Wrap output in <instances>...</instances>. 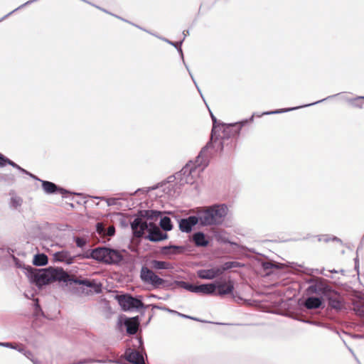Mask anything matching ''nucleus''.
Returning <instances> with one entry per match:
<instances>
[{"label": "nucleus", "mask_w": 364, "mask_h": 364, "mask_svg": "<svg viewBox=\"0 0 364 364\" xmlns=\"http://www.w3.org/2000/svg\"><path fill=\"white\" fill-rule=\"evenodd\" d=\"M211 118L213 122V129H212V140H214L215 134L218 132H221L224 129V132H227L228 130L230 129L231 126L230 125H225V124H217V119L215 117V116L211 114Z\"/></svg>", "instance_id": "a211bd4d"}, {"label": "nucleus", "mask_w": 364, "mask_h": 364, "mask_svg": "<svg viewBox=\"0 0 364 364\" xmlns=\"http://www.w3.org/2000/svg\"><path fill=\"white\" fill-rule=\"evenodd\" d=\"M124 325L127 327V332L129 334H135L137 332L139 328V321L137 317L127 319L124 321Z\"/></svg>", "instance_id": "f3484780"}, {"label": "nucleus", "mask_w": 364, "mask_h": 364, "mask_svg": "<svg viewBox=\"0 0 364 364\" xmlns=\"http://www.w3.org/2000/svg\"><path fill=\"white\" fill-rule=\"evenodd\" d=\"M7 164V158L0 154V166H4Z\"/></svg>", "instance_id": "c9c22d12"}, {"label": "nucleus", "mask_w": 364, "mask_h": 364, "mask_svg": "<svg viewBox=\"0 0 364 364\" xmlns=\"http://www.w3.org/2000/svg\"><path fill=\"white\" fill-rule=\"evenodd\" d=\"M140 278L141 281L151 285L152 287L157 289L163 287L166 281L159 277L152 270L146 267H142L140 271Z\"/></svg>", "instance_id": "423d86ee"}, {"label": "nucleus", "mask_w": 364, "mask_h": 364, "mask_svg": "<svg viewBox=\"0 0 364 364\" xmlns=\"http://www.w3.org/2000/svg\"><path fill=\"white\" fill-rule=\"evenodd\" d=\"M48 263V257L44 254H38L35 255L33 264L36 266H43Z\"/></svg>", "instance_id": "b1692460"}, {"label": "nucleus", "mask_w": 364, "mask_h": 364, "mask_svg": "<svg viewBox=\"0 0 364 364\" xmlns=\"http://www.w3.org/2000/svg\"><path fill=\"white\" fill-rule=\"evenodd\" d=\"M239 267H241V264L237 262H227L220 267V269H223V273L225 270Z\"/></svg>", "instance_id": "c85d7f7f"}, {"label": "nucleus", "mask_w": 364, "mask_h": 364, "mask_svg": "<svg viewBox=\"0 0 364 364\" xmlns=\"http://www.w3.org/2000/svg\"><path fill=\"white\" fill-rule=\"evenodd\" d=\"M97 229L100 234H105L107 236H112L115 232V228L114 226H109L107 230H105L103 226L100 223L97 224Z\"/></svg>", "instance_id": "393cba45"}, {"label": "nucleus", "mask_w": 364, "mask_h": 364, "mask_svg": "<svg viewBox=\"0 0 364 364\" xmlns=\"http://www.w3.org/2000/svg\"><path fill=\"white\" fill-rule=\"evenodd\" d=\"M160 226L165 231H170L173 228L171 219L166 216L161 219Z\"/></svg>", "instance_id": "a878e982"}, {"label": "nucleus", "mask_w": 364, "mask_h": 364, "mask_svg": "<svg viewBox=\"0 0 364 364\" xmlns=\"http://www.w3.org/2000/svg\"><path fill=\"white\" fill-rule=\"evenodd\" d=\"M193 241L198 247H205L208 244V241L206 240L205 234L201 232H198L193 234Z\"/></svg>", "instance_id": "aec40b11"}, {"label": "nucleus", "mask_w": 364, "mask_h": 364, "mask_svg": "<svg viewBox=\"0 0 364 364\" xmlns=\"http://www.w3.org/2000/svg\"><path fill=\"white\" fill-rule=\"evenodd\" d=\"M233 289L234 285L230 280L226 282L218 283L216 284L217 292H215V294L219 296L229 294L232 292Z\"/></svg>", "instance_id": "4468645a"}, {"label": "nucleus", "mask_w": 364, "mask_h": 364, "mask_svg": "<svg viewBox=\"0 0 364 364\" xmlns=\"http://www.w3.org/2000/svg\"><path fill=\"white\" fill-rule=\"evenodd\" d=\"M330 287L327 285H323L322 284H315L311 285L308 288L309 293L316 294H323L326 295L329 291Z\"/></svg>", "instance_id": "dca6fc26"}, {"label": "nucleus", "mask_w": 364, "mask_h": 364, "mask_svg": "<svg viewBox=\"0 0 364 364\" xmlns=\"http://www.w3.org/2000/svg\"><path fill=\"white\" fill-rule=\"evenodd\" d=\"M199 223L197 215H191L179 221V229L183 232H190L192 228Z\"/></svg>", "instance_id": "9b49d317"}, {"label": "nucleus", "mask_w": 364, "mask_h": 364, "mask_svg": "<svg viewBox=\"0 0 364 364\" xmlns=\"http://www.w3.org/2000/svg\"><path fill=\"white\" fill-rule=\"evenodd\" d=\"M126 360L133 364H145L141 352L135 349L128 348L125 351Z\"/></svg>", "instance_id": "9d476101"}, {"label": "nucleus", "mask_w": 364, "mask_h": 364, "mask_svg": "<svg viewBox=\"0 0 364 364\" xmlns=\"http://www.w3.org/2000/svg\"><path fill=\"white\" fill-rule=\"evenodd\" d=\"M18 351L23 353L27 358L30 359L34 364H38L36 360L33 358V354L31 351L26 350V348L21 345L20 347L18 348Z\"/></svg>", "instance_id": "cd10ccee"}, {"label": "nucleus", "mask_w": 364, "mask_h": 364, "mask_svg": "<svg viewBox=\"0 0 364 364\" xmlns=\"http://www.w3.org/2000/svg\"><path fill=\"white\" fill-rule=\"evenodd\" d=\"M321 299L318 297H309L305 300L304 306L308 309H315L321 306Z\"/></svg>", "instance_id": "6ab92c4d"}, {"label": "nucleus", "mask_w": 364, "mask_h": 364, "mask_svg": "<svg viewBox=\"0 0 364 364\" xmlns=\"http://www.w3.org/2000/svg\"><path fill=\"white\" fill-rule=\"evenodd\" d=\"M33 282L37 286H43L53 282H64L68 284H76L86 286L93 289L96 293H100L102 290V284L97 282L95 279H79L69 275L62 268H48L32 272Z\"/></svg>", "instance_id": "f03ea898"}, {"label": "nucleus", "mask_w": 364, "mask_h": 364, "mask_svg": "<svg viewBox=\"0 0 364 364\" xmlns=\"http://www.w3.org/2000/svg\"><path fill=\"white\" fill-rule=\"evenodd\" d=\"M151 267L154 269H171L173 268L171 263L165 261L152 260Z\"/></svg>", "instance_id": "5701e85b"}, {"label": "nucleus", "mask_w": 364, "mask_h": 364, "mask_svg": "<svg viewBox=\"0 0 364 364\" xmlns=\"http://www.w3.org/2000/svg\"><path fill=\"white\" fill-rule=\"evenodd\" d=\"M83 257H90L107 264H117L123 259V256L119 251L105 247L95 248L91 251L90 255H87Z\"/></svg>", "instance_id": "20e7f679"}, {"label": "nucleus", "mask_w": 364, "mask_h": 364, "mask_svg": "<svg viewBox=\"0 0 364 364\" xmlns=\"http://www.w3.org/2000/svg\"><path fill=\"white\" fill-rule=\"evenodd\" d=\"M227 213L228 207L222 204L201 208L197 210L196 214L202 225H211L221 223Z\"/></svg>", "instance_id": "7ed1b4c3"}, {"label": "nucleus", "mask_w": 364, "mask_h": 364, "mask_svg": "<svg viewBox=\"0 0 364 364\" xmlns=\"http://www.w3.org/2000/svg\"><path fill=\"white\" fill-rule=\"evenodd\" d=\"M295 109V108H290V109H286V111L293 110V109Z\"/></svg>", "instance_id": "79ce46f5"}, {"label": "nucleus", "mask_w": 364, "mask_h": 364, "mask_svg": "<svg viewBox=\"0 0 364 364\" xmlns=\"http://www.w3.org/2000/svg\"><path fill=\"white\" fill-rule=\"evenodd\" d=\"M183 247L176 245L166 246L161 248V254L165 256L177 255L182 252Z\"/></svg>", "instance_id": "412c9836"}, {"label": "nucleus", "mask_w": 364, "mask_h": 364, "mask_svg": "<svg viewBox=\"0 0 364 364\" xmlns=\"http://www.w3.org/2000/svg\"><path fill=\"white\" fill-rule=\"evenodd\" d=\"M168 43H171V45L174 46L176 48L179 47L178 50L182 54V50L181 48V45L182 43V41L180 42H176V43H172V42L168 41Z\"/></svg>", "instance_id": "e433bc0d"}, {"label": "nucleus", "mask_w": 364, "mask_h": 364, "mask_svg": "<svg viewBox=\"0 0 364 364\" xmlns=\"http://www.w3.org/2000/svg\"><path fill=\"white\" fill-rule=\"evenodd\" d=\"M103 199L106 200V202L109 206L116 205L117 198H103Z\"/></svg>", "instance_id": "f704fd0d"}, {"label": "nucleus", "mask_w": 364, "mask_h": 364, "mask_svg": "<svg viewBox=\"0 0 364 364\" xmlns=\"http://www.w3.org/2000/svg\"><path fill=\"white\" fill-rule=\"evenodd\" d=\"M188 282H183V281H176L175 284L179 287H181L183 289H186L188 286Z\"/></svg>", "instance_id": "72a5a7b5"}, {"label": "nucleus", "mask_w": 364, "mask_h": 364, "mask_svg": "<svg viewBox=\"0 0 364 364\" xmlns=\"http://www.w3.org/2000/svg\"><path fill=\"white\" fill-rule=\"evenodd\" d=\"M216 291L215 284H205L198 285V293L204 294H213Z\"/></svg>", "instance_id": "4be33fe9"}, {"label": "nucleus", "mask_w": 364, "mask_h": 364, "mask_svg": "<svg viewBox=\"0 0 364 364\" xmlns=\"http://www.w3.org/2000/svg\"><path fill=\"white\" fill-rule=\"evenodd\" d=\"M280 112H281V111L277 110V111L272 112L271 113H280Z\"/></svg>", "instance_id": "58836bf2"}, {"label": "nucleus", "mask_w": 364, "mask_h": 364, "mask_svg": "<svg viewBox=\"0 0 364 364\" xmlns=\"http://www.w3.org/2000/svg\"><path fill=\"white\" fill-rule=\"evenodd\" d=\"M74 240L77 247L80 248H84L87 242V239L84 237H74Z\"/></svg>", "instance_id": "c756f323"}, {"label": "nucleus", "mask_w": 364, "mask_h": 364, "mask_svg": "<svg viewBox=\"0 0 364 364\" xmlns=\"http://www.w3.org/2000/svg\"><path fill=\"white\" fill-rule=\"evenodd\" d=\"M316 102H312V103L309 104V105H314V104H316Z\"/></svg>", "instance_id": "37998d69"}, {"label": "nucleus", "mask_w": 364, "mask_h": 364, "mask_svg": "<svg viewBox=\"0 0 364 364\" xmlns=\"http://www.w3.org/2000/svg\"><path fill=\"white\" fill-rule=\"evenodd\" d=\"M7 164H9V165L12 166L13 167L18 169L21 172L25 173L26 174H28L31 177H34L31 173H28L27 171H26L25 169L22 168L18 164H15L14 161L9 160V159H7Z\"/></svg>", "instance_id": "7c9ffc66"}, {"label": "nucleus", "mask_w": 364, "mask_h": 364, "mask_svg": "<svg viewBox=\"0 0 364 364\" xmlns=\"http://www.w3.org/2000/svg\"><path fill=\"white\" fill-rule=\"evenodd\" d=\"M186 290L191 291V292H194V293H198V285H193V284H188V286H187V288H186Z\"/></svg>", "instance_id": "2f4dec72"}, {"label": "nucleus", "mask_w": 364, "mask_h": 364, "mask_svg": "<svg viewBox=\"0 0 364 364\" xmlns=\"http://www.w3.org/2000/svg\"><path fill=\"white\" fill-rule=\"evenodd\" d=\"M42 187L43 191L48 194L54 193L56 191H59L63 195L68 193V191L63 188H58L55 183L50 181H43Z\"/></svg>", "instance_id": "2eb2a0df"}, {"label": "nucleus", "mask_w": 364, "mask_h": 364, "mask_svg": "<svg viewBox=\"0 0 364 364\" xmlns=\"http://www.w3.org/2000/svg\"><path fill=\"white\" fill-rule=\"evenodd\" d=\"M223 274V269L220 267H213L207 269H199L197 275L202 279H213Z\"/></svg>", "instance_id": "1a4fd4ad"}, {"label": "nucleus", "mask_w": 364, "mask_h": 364, "mask_svg": "<svg viewBox=\"0 0 364 364\" xmlns=\"http://www.w3.org/2000/svg\"><path fill=\"white\" fill-rule=\"evenodd\" d=\"M229 133L230 130L224 132L223 129L215 134L214 140H212V136H210V142L202 149L196 161H190L177 174V177L180 178V181L182 184H193L195 182L196 177L198 176L200 173H201L208 164L209 159L208 153L209 149H213L214 152L221 151L223 149V140L230 136Z\"/></svg>", "instance_id": "f257e3e1"}, {"label": "nucleus", "mask_w": 364, "mask_h": 364, "mask_svg": "<svg viewBox=\"0 0 364 364\" xmlns=\"http://www.w3.org/2000/svg\"><path fill=\"white\" fill-rule=\"evenodd\" d=\"M138 342H139V346H141V345L142 344V343H141V339L138 340Z\"/></svg>", "instance_id": "ea45409f"}, {"label": "nucleus", "mask_w": 364, "mask_h": 364, "mask_svg": "<svg viewBox=\"0 0 364 364\" xmlns=\"http://www.w3.org/2000/svg\"><path fill=\"white\" fill-rule=\"evenodd\" d=\"M167 234L164 233L154 223L150 222V228L146 238L152 242L161 241L167 238Z\"/></svg>", "instance_id": "6e6552de"}, {"label": "nucleus", "mask_w": 364, "mask_h": 364, "mask_svg": "<svg viewBox=\"0 0 364 364\" xmlns=\"http://www.w3.org/2000/svg\"><path fill=\"white\" fill-rule=\"evenodd\" d=\"M23 200L21 197L17 196H12L10 199V206L12 208L17 209L21 206Z\"/></svg>", "instance_id": "bb28decb"}, {"label": "nucleus", "mask_w": 364, "mask_h": 364, "mask_svg": "<svg viewBox=\"0 0 364 364\" xmlns=\"http://www.w3.org/2000/svg\"><path fill=\"white\" fill-rule=\"evenodd\" d=\"M75 257V256H72L67 250L59 251L53 255V258L55 261L65 262L67 264L73 263Z\"/></svg>", "instance_id": "ddd939ff"}, {"label": "nucleus", "mask_w": 364, "mask_h": 364, "mask_svg": "<svg viewBox=\"0 0 364 364\" xmlns=\"http://www.w3.org/2000/svg\"><path fill=\"white\" fill-rule=\"evenodd\" d=\"M140 191H141V189H138L137 191H135V193H139Z\"/></svg>", "instance_id": "a19ab883"}, {"label": "nucleus", "mask_w": 364, "mask_h": 364, "mask_svg": "<svg viewBox=\"0 0 364 364\" xmlns=\"http://www.w3.org/2000/svg\"><path fill=\"white\" fill-rule=\"evenodd\" d=\"M161 215V212L159 211H154V210H146L144 211V214H141V216H137L134 220L131 223V228L133 232V235L135 237H141L145 234V232H148L150 228V223H147L146 220H145V217L146 218H154L158 217Z\"/></svg>", "instance_id": "39448f33"}, {"label": "nucleus", "mask_w": 364, "mask_h": 364, "mask_svg": "<svg viewBox=\"0 0 364 364\" xmlns=\"http://www.w3.org/2000/svg\"><path fill=\"white\" fill-rule=\"evenodd\" d=\"M180 316H183V317H186V318H191V317H190V316H186V315H184V314H180Z\"/></svg>", "instance_id": "4c0bfd02"}, {"label": "nucleus", "mask_w": 364, "mask_h": 364, "mask_svg": "<svg viewBox=\"0 0 364 364\" xmlns=\"http://www.w3.org/2000/svg\"><path fill=\"white\" fill-rule=\"evenodd\" d=\"M0 346L7 347V348H14V349H16L18 350V348L20 347L21 345H17V344L14 345L11 343H0Z\"/></svg>", "instance_id": "473e14b6"}, {"label": "nucleus", "mask_w": 364, "mask_h": 364, "mask_svg": "<svg viewBox=\"0 0 364 364\" xmlns=\"http://www.w3.org/2000/svg\"><path fill=\"white\" fill-rule=\"evenodd\" d=\"M328 297L329 306L336 310H340L343 308V304L341 296L331 289L326 295Z\"/></svg>", "instance_id": "f8f14e48"}, {"label": "nucleus", "mask_w": 364, "mask_h": 364, "mask_svg": "<svg viewBox=\"0 0 364 364\" xmlns=\"http://www.w3.org/2000/svg\"><path fill=\"white\" fill-rule=\"evenodd\" d=\"M118 301L124 311H130L144 307V304L140 299L130 295H121L118 296Z\"/></svg>", "instance_id": "0eeeda50"}, {"label": "nucleus", "mask_w": 364, "mask_h": 364, "mask_svg": "<svg viewBox=\"0 0 364 364\" xmlns=\"http://www.w3.org/2000/svg\"><path fill=\"white\" fill-rule=\"evenodd\" d=\"M85 362H79L80 364L85 363Z\"/></svg>", "instance_id": "c03bdc74"}]
</instances>
